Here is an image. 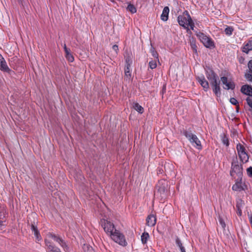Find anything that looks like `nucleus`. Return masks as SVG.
<instances>
[{"instance_id": "nucleus-1", "label": "nucleus", "mask_w": 252, "mask_h": 252, "mask_svg": "<svg viewBox=\"0 0 252 252\" xmlns=\"http://www.w3.org/2000/svg\"><path fill=\"white\" fill-rule=\"evenodd\" d=\"M230 174V176L234 178H235L236 176L239 178L243 176L242 165L238 161L236 156L232 158Z\"/></svg>"}, {"instance_id": "nucleus-2", "label": "nucleus", "mask_w": 252, "mask_h": 252, "mask_svg": "<svg viewBox=\"0 0 252 252\" xmlns=\"http://www.w3.org/2000/svg\"><path fill=\"white\" fill-rule=\"evenodd\" d=\"M183 134L193 147L198 150L202 149V147L200 141L197 136L192 132L190 129L184 130Z\"/></svg>"}, {"instance_id": "nucleus-3", "label": "nucleus", "mask_w": 252, "mask_h": 252, "mask_svg": "<svg viewBox=\"0 0 252 252\" xmlns=\"http://www.w3.org/2000/svg\"><path fill=\"white\" fill-rule=\"evenodd\" d=\"M196 35L205 47L209 49L215 47L214 42L210 37L200 32Z\"/></svg>"}, {"instance_id": "nucleus-4", "label": "nucleus", "mask_w": 252, "mask_h": 252, "mask_svg": "<svg viewBox=\"0 0 252 252\" xmlns=\"http://www.w3.org/2000/svg\"><path fill=\"white\" fill-rule=\"evenodd\" d=\"M110 236L114 241L121 246H125L127 244L124 235L116 229H115L114 232Z\"/></svg>"}, {"instance_id": "nucleus-5", "label": "nucleus", "mask_w": 252, "mask_h": 252, "mask_svg": "<svg viewBox=\"0 0 252 252\" xmlns=\"http://www.w3.org/2000/svg\"><path fill=\"white\" fill-rule=\"evenodd\" d=\"M191 19L189 12L187 10H185L182 14L178 16L177 21L180 26L184 28H187V24L189 20H191Z\"/></svg>"}, {"instance_id": "nucleus-6", "label": "nucleus", "mask_w": 252, "mask_h": 252, "mask_svg": "<svg viewBox=\"0 0 252 252\" xmlns=\"http://www.w3.org/2000/svg\"><path fill=\"white\" fill-rule=\"evenodd\" d=\"M101 225L105 232L109 236L112 234L114 232L115 229H116L113 223L110 221L104 220L103 222H102Z\"/></svg>"}, {"instance_id": "nucleus-7", "label": "nucleus", "mask_w": 252, "mask_h": 252, "mask_svg": "<svg viewBox=\"0 0 252 252\" xmlns=\"http://www.w3.org/2000/svg\"><path fill=\"white\" fill-rule=\"evenodd\" d=\"M205 70L206 77L210 81V83L219 79L218 76L212 68L209 66H206Z\"/></svg>"}, {"instance_id": "nucleus-8", "label": "nucleus", "mask_w": 252, "mask_h": 252, "mask_svg": "<svg viewBox=\"0 0 252 252\" xmlns=\"http://www.w3.org/2000/svg\"><path fill=\"white\" fill-rule=\"evenodd\" d=\"M220 80L224 85L223 87L225 90H234L235 87L234 83L231 80H228L227 77L223 76L220 78Z\"/></svg>"}, {"instance_id": "nucleus-9", "label": "nucleus", "mask_w": 252, "mask_h": 252, "mask_svg": "<svg viewBox=\"0 0 252 252\" xmlns=\"http://www.w3.org/2000/svg\"><path fill=\"white\" fill-rule=\"evenodd\" d=\"M246 186L242 183V177L236 180L235 183L232 187V190L236 191H241L245 189Z\"/></svg>"}, {"instance_id": "nucleus-10", "label": "nucleus", "mask_w": 252, "mask_h": 252, "mask_svg": "<svg viewBox=\"0 0 252 252\" xmlns=\"http://www.w3.org/2000/svg\"><path fill=\"white\" fill-rule=\"evenodd\" d=\"M48 237L51 238L54 240L55 242H57L60 245L63 247V249H66L67 248V246L66 244V243L64 241V240L59 236L56 235L54 234L49 233L47 235Z\"/></svg>"}, {"instance_id": "nucleus-11", "label": "nucleus", "mask_w": 252, "mask_h": 252, "mask_svg": "<svg viewBox=\"0 0 252 252\" xmlns=\"http://www.w3.org/2000/svg\"><path fill=\"white\" fill-rule=\"evenodd\" d=\"M210 84L212 87L213 93L217 97L220 96L221 94V92L220 87V81L219 80V79L211 82Z\"/></svg>"}, {"instance_id": "nucleus-12", "label": "nucleus", "mask_w": 252, "mask_h": 252, "mask_svg": "<svg viewBox=\"0 0 252 252\" xmlns=\"http://www.w3.org/2000/svg\"><path fill=\"white\" fill-rule=\"evenodd\" d=\"M45 244L46 247L47 252H61L60 249L55 247L47 239H45Z\"/></svg>"}, {"instance_id": "nucleus-13", "label": "nucleus", "mask_w": 252, "mask_h": 252, "mask_svg": "<svg viewBox=\"0 0 252 252\" xmlns=\"http://www.w3.org/2000/svg\"><path fill=\"white\" fill-rule=\"evenodd\" d=\"M241 50L243 52L247 54L252 51V36L247 42L244 43L243 46L241 47Z\"/></svg>"}, {"instance_id": "nucleus-14", "label": "nucleus", "mask_w": 252, "mask_h": 252, "mask_svg": "<svg viewBox=\"0 0 252 252\" xmlns=\"http://www.w3.org/2000/svg\"><path fill=\"white\" fill-rule=\"evenodd\" d=\"M196 79L200 85L203 87L204 90L205 92L207 91L209 88V85L204 76L203 75L197 76Z\"/></svg>"}, {"instance_id": "nucleus-15", "label": "nucleus", "mask_w": 252, "mask_h": 252, "mask_svg": "<svg viewBox=\"0 0 252 252\" xmlns=\"http://www.w3.org/2000/svg\"><path fill=\"white\" fill-rule=\"evenodd\" d=\"M248 70L245 73V78L246 79L252 82V60H250L248 63Z\"/></svg>"}, {"instance_id": "nucleus-16", "label": "nucleus", "mask_w": 252, "mask_h": 252, "mask_svg": "<svg viewBox=\"0 0 252 252\" xmlns=\"http://www.w3.org/2000/svg\"><path fill=\"white\" fill-rule=\"evenodd\" d=\"M0 69L6 72L10 73L12 70L8 67L4 59L1 57V59H0Z\"/></svg>"}, {"instance_id": "nucleus-17", "label": "nucleus", "mask_w": 252, "mask_h": 252, "mask_svg": "<svg viewBox=\"0 0 252 252\" xmlns=\"http://www.w3.org/2000/svg\"><path fill=\"white\" fill-rule=\"evenodd\" d=\"M156 216L153 214L149 215L146 219V224L149 226H154L156 223Z\"/></svg>"}, {"instance_id": "nucleus-18", "label": "nucleus", "mask_w": 252, "mask_h": 252, "mask_svg": "<svg viewBox=\"0 0 252 252\" xmlns=\"http://www.w3.org/2000/svg\"><path fill=\"white\" fill-rule=\"evenodd\" d=\"M241 92L248 95L252 94V87L248 85H245L242 86L241 89Z\"/></svg>"}, {"instance_id": "nucleus-19", "label": "nucleus", "mask_w": 252, "mask_h": 252, "mask_svg": "<svg viewBox=\"0 0 252 252\" xmlns=\"http://www.w3.org/2000/svg\"><path fill=\"white\" fill-rule=\"evenodd\" d=\"M169 13V8L168 6H165L163 9L162 14L160 16L161 20L163 21H166L168 19Z\"/></svg>"}, {"instance_id": "nucleus-20", "label": "nucleus", "mask_w": 252, "mask_h": 252, "mask_svg": "<svg viewBox=\"0 0 252 252\" xmlns=\"http://www.w3.org/2000/svg\"><path fill=\"white\" fill-rule=\"evenodd\" d=\"M31 229L32 232H33L34 235L36 237V240L38 241H40L41 240V236L37 227L34 224H32Z\"/></svg>"}, {"instance_id": "nucleus-21", "label": "nucleus", "mask_w": 252, "mask_h": 252, "mask_svg": "<svg viewBox=\"0 0 252 252\" xmlns=\"http://www.w3.org/2000/svg\"><path fill=\"white\" fill-rule=\"evenodd\" d=\"M238 156L241 161L243 163H246L248 161L249 158L246 152L241 153L239 154Z\"/></svg>"}, {"instance_id": "nucleus-22", "label": "nucleus", "mask_w": 252, "mask_h": 252, "mask_svg": "<svg viewBox=\"0 0 252 252\" xmlns=\"http://www.w3.org/2000/svg\"><path fill=\"white\" fill-rule=\"evenodd\" d=\"M132 107L140 114H142L143 112V108L137 102H133L132 104Z\"/></svg>"}, {"instance_id": "nucleus-23", "label": "nucleus", "mask_w": 252, "mask_h": 252, "mask_svg": "<svg viewBox=\"0 0 252 252\" xmlns=\"http://www.w3.org/2000/svg\"><path fill=\"white\" fill-rule=\"evenodd\" d=\"M126 9L127 11H129L132 14L136 13L137 11L136 8L135 7V6L130 3L127 4V6H126Z\"/></svg>"}, {"instance_id": "nucleus-24", "label": "nucleus", "mask_w": 252, "mask_h": 252, "mask_svg": "<svg viewBox=\"0 0 252 252\" xmlns=\"http://www.w3.org/2000/svg\"><path fill=\"white\" fill-rule=\"evenodd\" d=\"M236 149L238 155L246 152L245 147L240 143H238L236 146Z\"/></svg>"}, {"instance_id": "nucleus-25", "label": "nucleus", "mask_w": 252, "mask_h": 252, "mask_svg": "<svg viewBox=\"0 0 252 252\" xmlns=\"http://www.w3.org/2000/svg\"><path fill=\"white\" fill-rule=\"evenodd\" d=\"M190 45L193 51L195 53H197V46L195 40L193 39L190 40Z\"/></svg>"}, {"instance_id": "nucleus-26", "label": "nucleus", "mask_w": 252, "mask_h": 252, "mask_svg": "<svg viewBox=\"0 0 252 252\" xmlns=\"http://www.w3.org/2000/svg\"><path fill=\"white\" fill-rule=\"evenodd\" d=\"M234 28L232 27L226 26V28L224 30V32L226 35L228 36H230L232 34Z\"/></svg>"}, {"instance_id": "nucleus-27", "label": "nucleus", "mask_w": 252, "mask_h": 252, "mask_svg": "<svg viewBox=\"0 0 252 252\" xmlns=\"http://www.w3.org/2000/svg\"><path fill=\"white\" fill-rule=\"evenodd\" d=\"M240 202H241L240 203H239L238 202H237L236 205V207L237 209V214L239 216H241L242 214V210H241V207L242 206V205L241 203L242 201L240 200Z\"/></svg>"}, {"instance_id": "nucleus-28", "label": "nucleus", "mask_w": 252, "mask_h": 252, "mask_svg": "<svg viewBox=\"0 0 252 252\" xmlns=\"http://www.w3.org/2000/svg\"><path fill=\"white\" fill-rule=\"evenodd\" d=\"M149 237V235L147 232H144L141 235V241L143 244H146L147 243V240Z\"/></svg>"}, {"instance_id": "nucleus-29", "label": "nucleus", "mask_w": 252, "mask_h": 252, "mask_svg": "<svg viewBox=\"0 0 252 252\" xmlns=\"http://www.w3.org/2000/svg\"><path fill=\"white\" fill-rule=\"evenodd\" d=\"M130 66H126L125 69V74L127 79H129L131 77Z\"/></svg>"}, {"instance_id": "nucleus-30", "label": "nucleus", "mask_w": 252, "mask_h": 252, "mask_svg": "<svg viewBox=\"0 0 252 252\" xmlns=\"http://www.w3.org/2000/svg\"><path fill=\"white\" fill-rule=\"evenodd\" d=\"M150 52L151 53L152 56L158 61V54L154 48L152 47L151 48Z\"/></svg>"}, {"instance_id": "nucleus-31", "label": "nucleus", "mask_w": 252, "mask_h": 252, "mask_svg": "<svg viewBox=\"0 0 252 252\" xmlns=\"http://www.w3.org/2000/svg\"><path fill=\"white\" fill-rule=\"evenodd\" d=\"M175 243L177 246L179 248V249L184 247L183 245L181 240L178 237L176 238Z\"/></svg>"}, {"instance_id": "nucleus-32", "label": "nucleus", "mask_w": 252, "mask_h": 252, "mask_svg": "<svg viewBox=\"0 0 252 252\" xmlns=\"http://www.w3.org/2000/svg\"><path fill=\"white\" fill-rule=\"evenodd\" d=\"M149 65L151 69H153L157 67V64L156 61L151 60L149 63Z\"/></svg>"}, {"instance_id": "nucleus-33", "label": "nucleus", "mask_w": 252, "mask_h": 252, "mask_svg": "<svg viewBox=\"0 0 252 252\" xmlns=\"http://www.w3.org/2000/svg\"><path fill=\"white\" fill-rule=\"evenodd\" d=\"M65 57L66 59L70 62H72L74 61V57L70 53L66 54Z\"/></svg>"}, {"instance_id": "nucleus-34", "label": "nucleus", "mask_w": 252, "mask_h": 252, "mask_svg": "<svg viewBox=\"0 0 252 252\" xmlns=\"http://www.w3.org/2000/svg\"><path fill=\"white\" fill-rule=\"evenodd\" d=\"M187 29L189 30V27H190V29L193 30L194 27V23L193 22L192 19H191V20H189V22L187 24Z\"/></svg>"}, {"instance_id": "nucleus-35", "label": "nucleus", "mask_w": 252, "mask_h": 252, "mask_svg": "<svg viewBox=\"0 0 252 252\" xmlns=\"http://www.w3.org/2000/svg\"><path fill=\"white\" fill-rule=\"evenodd\" d=\"M219 221L220 224L222 228L224 229L225 228L226 225H225V223L224 220H223V219L222 218H221L220 217H219Z\"/></svg>"}, {"instance_id": "nucleus-36", "label": "nucleus", "mask_w": 252, "mask_h": 252, "mask_svg": "<svg viewBox=\"0 0 252 252\" xmlns=\"http://www.w3.org/2000/svg\"><path fill=\"white\" fill-rule=\"evenodd\" d=\"M222 143L224 145H225L226 146H229V140H228V138L226 136H224L223 137V138L222 139Z\"/></svg>"}, {"instance_id": "nucleus-37", "label": "nucleus", "mask_w": 252, "mask_h": 252, "mask_svg": "<svg viewBox=\"0 0 252 252\" xmlns=\"http://www.w3.org/2000/svg\"><path fill=\"white\" fill-rule=\"evenodd\" d=\"M246 100L249 106L252 109V96L248 97Z\"/></svg>"}, {"instance_id": "nucleus-38", "label": "nucleus", "mask_w": 252, "mask_h": 252, "mask_svg": "<svg viewBox=\"0 0 252 252\" xmlns=\"http://www.w3.org/2000/svg\"><path fill=\"white\" fill-rule=\"evenodd\" d=\"M230 102L234 105H237L238 103V101L237 99L234 97H232L230 99Z\"/></svg>"}, {"instance_id": "nucleus-39", "label": "nucleus", "mask_w": 252, "mask_h": 252, "mask_svg": "<svg viewBox=\"0 0 252 252\" xmlns=\"http://www.w3.org/2000/svg\"><path fill=\"white\" fill-rule=\"evenodd\" d=\"M126 66H130L132 63V61L129 57H127L126 59Z\"/></svg>"}, {"instance_id": "nucleus-40", "label": "nucleus", "mask_w": 252, "mask_h": 252, "mask_svg": "<svg viewBox=\"0 0 252 252\" xmlns=\"http://www.w3.org/2000/svg\"><path fill=\"white\" fill-rule=\"evenodd\" d=\"M247 171L248 175L250 177H252V167L251 166L248 168Z\"/></svg>"}, {"instance_id": "nucleus-41", "label": "nucleus", "mask_w": 252, "mask_h": 252, "mask_svg": "<svg viewBox=\"0 0 252 252\" xmlns=\"http://www.w3.org/2000/svg\"><path fill=\"white\" fill-rule=\"evenodd\" d=\"M163 172V167H158L157 170V173L158 174H162Z\"/></svg>"}, {"instance_id": "nucleus-42", "label": "nucleus", "mask_w": 252, "mask_h": 252, "mask_svg": "<svg viewBox=\"0 0 252 252\" xmlns=\"http://www.w3.org/2000/svg\"><path fill=\"white\" fill-rule=\"evenodd\" d=\"M238 60L240 63L243 64L245 62V58L243 57H240L238 58Z\"/></svg>"}, {"instance_id": "nucleus-43", "label": "nucleus", "mask_w": 252, "mask_h": 252, "mask_svg": "<svg viewBox=\"0 0 252 252\" xmlns=\"http://www.w3.org/2000/svg\"><path fill=\"white\" fill-rule=\"evenodd\" d=\"M63 48H64V50L65 53V55L70 53V50L66 47V46L65 44L64 45Z\"/></svg>"}, {"instance_id": "nucleus-44", "label": "nucleus", "mask_w": 252, "mask_h": 252, "mask_svg": "<svg viewBox=\"0 0 252 252\" xmlns=\"http://www.w3.org/2000/svg\"><path fill=\"white\" fill-rule=\"evenodd\" d=\"M248 217H249L250 222L252 227V215L251 214H248Z\"/></svg>"}, {"instance_id": "nucleus-45", "label": "nucleus", "mask_w": 252, "mask_h": 252, "mask_svg": "<svg viewBox=\"0 0 252 252\" xmlns=\"http://www.w3.org/2000/svg\"><path fill=\"white\" fill-rule=\"evenodd\" d=\"M112 48L116 52H117L119 50L118 46L117 45H114L112 47Z\"/></svg>"}, {"instance_id": "nucleus-46", "label": "nucleus", "mask_w": 252, "mask_h": 252, "mask_svg": "<svg viewBox=\"0 0 252 252\" xmlns=\"http://www.w3.org/2000/svg\"><path fill=\"white\" fill-rule=\"evenodd\" d=\"M158 190L160 191V192L162 191L163 192H164L165 191V189L164 188H160L159 189H158Z\"/></svg>"}, {"instance_id": "nucleus-47", "label": "nucleus", "mask_w": 252, "mask_h": 252, "mask_svg": "<svg viewBox=\"0 0 252 252\" xmlns=\"http://www.w3.org/2000/svg\"><path fill=\"white\" fill-rule=\"evenodd\" d=\"M181 252H186L185 247L180 249Z\"/></svg>"}, {"instance_id": "nucleus-48", "label": "nucleus", "mask_w": 252, "mask_h": 252, "mask_svg": "<svg viewBox=\"0 0 252 252\" xmlns=\"http://www.w3.org/2000/svg\"><path fill=\"white\" fill-rule=\"evenodd\" d=\"M2 223H3V221L0 220V227L3 225Z\"/></svg>"}, {"instance_id": "nucleus-49", "label": "nucleus", "mask_w": 252, "mask_h": 252, "mask_svg": "<svg viewBox=\"0 0 252 252\" xmlns=\"http://www.w3.org/2000/svg\"><path fill=\"white\" fill-rule=\"evenodd\" d=\"M89 249V250H90V251H92V248H88Z\"/></svg>"}, {"instance_id": "nucleus-50", "label": "nucleus", "mask_w": 252, "mask_h": 252, "mask_svg": "<svg viewBox=\"0 0 252 252\" xmlns=\"http://www.w3.org/2000/svg\"><path fill=\"white\" fill-rule=\"evenodd\" d=\"M167 165V164H165L164 166V168L165 169L166 168V166Z\"/></svg>"}, {"instance_id": "nucleus-51", "label": "nucleus", "mask_w": 252, "mask_h": 252, "mask_svg": "<svg viewBox=\"0 0 252 252\" xmlns=\"http://www.w3.org/2000/svg\"><path fill=\"white\" fill-rule=\"evenodd\" d=\"M2 56L0 54V59H1Z\"/></svg>"}, {"instance_id": "nucleus-52", "label": "nucleus", "mask_w": 252, "mask_h": 252, "mask_svg": "<svg viewBox=\"0 0 252 252\" xmlns=\"http://www.w3.org/2000/svg\"><path fill=\"white\" fill-rule=\"evenodd\" d=\"M238 107L237 106V111H238Z\"/></svg>"}]
</instances>
